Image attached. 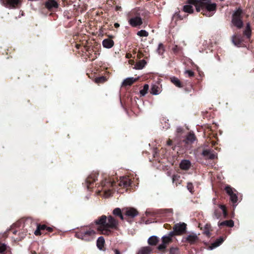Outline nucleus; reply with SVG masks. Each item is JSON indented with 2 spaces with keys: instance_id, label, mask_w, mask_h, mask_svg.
I'll use <instances>...</instances> for the list:
<instances>
[{
  "instance_id": "f257e3e1",
  "label": "nucleus",
  "mask_w": 254,
  "mask_h": 254,
  "mask_svg": "<svg viewBox=\"0 0 254 254\" xmlns=\"http://www.w3.org/2000/svg\"><path fill=\"white\" fill-rule=\"evenodd\" d=\"M94 223L98 226L97 230L100 234L105 236H110L114 230H119V221L112 215H102L97 218Z\"/></svg>"
},
{
  "instance_id": "f03ea898",
  "label": "nucleus",
  "mask_w": 254,
  "mask_h": 254,
  "mask_svg": "<svg viewBox=\"0 0 254 254\" xmlns=\"http://www.w3.org/2000/svg\"><path fill=\"white\" fill-rule=\"evenodd\" d=\"M131 184V180L126 177L121 178L119 181H118L117 183L113 179L109 178L102 181L101 185L99 186V187H100L101 188L102 190L104 192L106 195L110 196L113 193L112 188L113 187L118 185L121 187L127 188L130 186Z\"/></svg>"
},
{
  "instance_id": "7ed1b4c3",
  "label": "nucleus",
  "mask_w": 254,
  "mask_h": 254,
  "mask_svg": "<svg viewBox=\"0 0 254 254\" xmlns=\"http://www.w3.org/2000/svg\"><path fill=\"white\" fill-rule=\"evenodd\" d=\"M148 13L149 12L145 10H140L139 8H133L127 15V21L132 27H139L143 23L142 16H146Z\"/></svg>"
},
{
  "instance_id": "20e7f679",
  "label": "nucleus",
  "mask_w": 254,
  "mask_h": 254,
  "mask_svg": "<svg viewBox=\"0 0 254 254\" xmlns=\"http://www.w3.org/2000/svg\"><path fill=\"white\" fill-rule=\"evenodd\" d=\"M96 232L87 227H83L75 232V237L85 241H90L94 239Z\"/></svg>"
},
{
  "instance_id": "39448f33",
  "label": "nucleus",
  "mask_w": 254,
  "mask_h": 254,
  "mask_svg": "<svg viewBox=\"0 0 254 254\" xmlns=\"http://www.w3.org/2000/svg\"><path fill=\"white\" fill-rule=\"evenodd\" d=\"M243 11L241 7L237 8V10L232 14V22L239 29L243 26Z\"/></svg>"
},
{
  "instance_id": "423d86ee",
  "label": "nucleus",
  "mask_w": 254,
  "mask_h": 254,
  "mask_svg": "<svg viewBox=\"0 0 254 254\" xmlns=\"http://www.w3.org/2000/svg\"><path fill=\"white\" fill-rule=\"evenodd\" d=\"M200 4L204 8L203 12H201L203 15L211 16L217 10V4L211 3L210 0L207 2H202Z\"/></svg>"
},
{
  "instance_id": "0eeeda50",
  "label": "nucleus",
  "mask_w": 254,
  "mask_h": 254,
  "mask_svg": "<svg viewBox=\"0 0 254 254\" xmlns=\"http://www.w3.org/2000/svg\"><path fill=\"white\" fill-rule=\"evenodd\" d=\"M55 232L56 234L57 230L55 227H49L45 224H37V229L34 232L35 236H40L42 234L50 235V233Z\"/></svg>"
},
{
  "instance_id": "6e6552de",
  "label": "nucleus",
  "mask_w": 254,
  "mask_h": 254,
  "mask_svg": "<svg viewBox=\"0 0 254 254\" xmlns=\"http://www.w3.org/2000/svg\"><path fill=\"white\" fill-rule=\"evenodd\" d=\"M161 240L162 244L159 245L157 248L160 252L163 253L165 252L167 245L171 244L173 241V240L168 238L167 236H164L162 237Z\"/></svg>"
},
{
  "instance_id": "1a4fd4ad",
  "label": "nucleus",
  "mask_w": 254,
  "mask_h": 254,
  "mask_svg": "<svg viewBox=\"0 0 254 254\" xmlns=\"http://www.w3.org/2000/svg\"><path fill=\"white\" fill-rule=\"evenodd\" d=\"M98 173H92L87 178L86 185L88 190H90L93 187L94 182L98 180Z\"/></svg>"
},
{
  "instance_id": "9d476101",
  "label": "nucleus",
  "mask_w": 254,
  "mask_h": 254,
  "mask_svg": "<svg viewBox=\"0 0 254 254\" xmlns=\"http://www.w3.org/2000/svg\"><path fill=\"white\" fill-rule=\"evenodd\" d=\"M173 230L177 234V236H180L186 232L187 224L185 223L175 224L174 225Z\"/></svg>"
},
{
  "instance_id": "9b49d317",
  "label": "nucleus",
  "mask_w": 254,
  "mask_h": 254,
  "mask_svg": "<svg viewBox=\"0 0 254 254\" xmlns=\"http://www.w3.org/2000/svg\"><path fill=\"white\" fill-rule=\"evenodd\" d=\"M1 3L8 8H15L20 4V0H0Z\"/></svg>"
},
{
  "instance_id": "f8f14e48",
  "label": "nucleus",
  "mask_w": 254,
  "mask_h": 254,
  "mask_svg": "<svg viewBox=\"0 0 254 254\" xmlns=\"http://www.w3.org/2000/svg\"><path fill=\"white\" fill-rule=\"evenodd\" d=\"M123 213L128 218H133L139 214L137 210L132 207L123 208Z\"/></svg>"
},
{
  "instance_id": "ddd939ff",
  "label": "nucleus",
  "mask_w": 254,
  "mask_h": 254,
  "mask_svg": "<svg viewBox=\"0 0 254 254\" xmlns=\"http://www.w3.org/2000/svg\"><path fill=\"white\" fill-rule=\"evenodd\" d=\"M197 151H201V155L206 159H214L216 157V155L212 152L210 149H206L202 147L197 148Z\"/></svg>"
},
{
  "instance_id": "4468645a",
  "label": "nucleus",
  "mask_w": 254,
  "mask_h": 254,
  "mask_svg": "<svg viewBox=\"0 0 254 254\" xmlns=\"http://www.w3.org/2000/svg\"><path fill=\"white\" fill-rule=\"evenodd\" d=\"M184 242H187L190 245H194L199 241V239L196 234L192 233L184 238Z\"/></svg>"
},
{
  "instance_id": "2eb2a0df",
  "label": "nucleus",
  "mask_w": 254,
  "mask_h": 254,
  "mask_svg": "<svg viewBox=\"0 0 254 254\" xmlns=\"http://www.w3.org/2000/svg\"><path fill=\"white\" fill-rule=\"evenodd\" d=\"M45 5L49 10L51 11L54 8H58L59 4L55 0H48L46 2Z\"/></svg>"
},
{
  "instance_id": "dca6fc26",
  "label": "nucleus",
  "mask_w": 254,
  "mask_h": 254,
  "mask_svg": "<svg viewBox=\"0 0 254 254\" xmlns=\"http://www.w3.org/2000/svg\"><path fill=\"white\" fill-rule=\"evenodd\" d=\"M139 77H137V78H134L132 77L127 78L124 80V81L122 83V86L126 87L127 86H131L133 83L138 81L139 80Z\"/></svg>"
},
{
  "instance_id": "f3484780",
  "label": "nucleus",
  "mask_w": 254,
  "mask_h": 254,
  "mask_svg": "<svg viewBox=\"0 0 254 254\" xmlns=\"http://www.w3.org/2000/svg\"><path fill=\"white\" fill-rule=\"evenodd\" d=\"M113 214L115 217H119L122 221H124L125 219L124 216L125 215L123 213V209L122 210L119 208H116L114 209L113 211Z\"/></svg>"
},
{
  "instance_id": "a211bd4d",
  "label": "nucleus",
  "mask_w": 254,
  "mask_h": 254,
  "mask_svg": "<svg viewBox=\"0 0 254 254\" xmlns=\"http://www.w3.org/2000/svg\"><path fill=\"white\" fill-rule=\"evenodd\" d=\"M191 166L190 161L188 160H182L180 164V169L183 170H188Z\"/></svg>"
},
{
  "instance_id": "6ab92c4d",
  "label": "nucleus",
  "mask_w": 254,
  "mask_h": 254,
  "mask_svg": "<svg viewBox=\"0 0 254 254\" xmlns=\"http://www.w3.org/2000/svg\"><path fill=\"white\" fill-rule=\"evenodd\" d=\"M102 44L105 48L111 49L114 46V42L111 38H107L103 40Z\"/></svg>"
},
{
  "instance_id": "aec40b11",
  "label": "nucleus",
  "mask_w": 254,
  "mask_h": 254,
  "mask_svg": "<svg viewBox=\"0 0 254 254\" xmlns=\"http://www.w3.org/2000/svg\"><path fill=\"white\" fill-rule=\"evenodd\" d=\"M232 42L235 45L239 47L243 44V40L240 36L234 35L232 37Z\"/></svg>"
},
{
  "instance_id": "412c9836",
  "label": "nucleus",
  "mask_w": 254,
  "mask_h": 254,
  "mask_svg": "<svg viewBox=\"0 0 254 254\" xmlns=\"http://www.w3.org/2000/svg\"><path fill=\"white\" fill-rule=\"evenodd\" d=\"M188 16V14H184V15H182L180 12H176L174 13L173 17L172 20L174 21V22L176 23L177 21L178 20H183L185 17H186Z\"/></svg>"
},
{
  "instance_id": "4be33fe9",
  "label": "nucleus",
  "mask_w": 254,
  "mask_h": 254,
  "mask_svg": "<svg viewBox=\"0 0 254 254\" xmlns=\"http://www.w3.org/2000/svg\"><path fill=\"white\" fill-rule=\"evenodd\" d=\"M244 36L248 39H250L252 37V29L250 23H247L246 27L244 31Z\"/></svg>"
},
{
  "instance_id": "5701e85b",
  "label": "nucleus",
  "mask_w": 254,
  "mask_h": 254,
  "mask_svg": "<svg viewBox=\"0 0 254 254\" xmlns=\"http://www.w3.org/2000/svg\"><path fill=\"white\" fill-rule=\"evenodd\" d=\"M238 191L235 192L230 197V201L233 207H236L238 204Z\"/></svg>"
},
{
  "instance_id": "b1692460",
  "label": "nucleus",
  "mask_w": 254,
  "mask_h": 254,
  "mask_svg": "<svg viewBox=\"0 0 254 254\" xmlns=\"http://www.w3.org/2000/svg\"><path fill=\"white\" fill-rule=\"evenodd\" d=\"M170 81L174 83L176 87L179 88H182L183 87V84L180 79L176 77V76H173L170 78Z\"/></svg>"
},
{
  "instance_id": "393cba45",
  "label": "nucleus",
  "mask_w": 254,
  "mask_h": 254,
  "mask_svg": "<svg viewBox=\"0 0 254 254\" xmlns=\"http://www.w3.org/2000/svg\"><path fill=\"white\" fill-rule=\"evenodd\" d=\"M146 64V60L144 59L139 60L134 65V68L140 69H142Z\"/></svg>"
},
{
  "instance_id": "a878e982",
  "label": "nucleus",
  "mask_w": 254,
  "mask_h": 254,
  "mask_svg": "<svg viewBox=\"0 0 254 254\" xmlns=\"http://www.w3.org/2000/svg\"><path fill=\"white\" fill-rule=\"evenodd\" d=\"M226 193L230 197L233 193L235 192H237V190L231 187L229 185H227L225 187L224 189Z\"/></svg>"
},
{
  "instance_id": "bb28decb",
  "label": "nucleus",
  "mask_w": 254,
  "mask_h": 254,
  "mask_svg": "<svg viewBox=\"0 0 254 254\" xmlns=\"http://www.w3.org/2000/svg\"><path fill=\"white\" fill-rule=\"evenodd\" d=\"M218 225L220 227L223 226H228L232 227L234 226V223L233 220H231V219H230V220H226L222 222H219Z\"/></svg>"
},
{
  "instance_id": "cd10ccee",
  "label": "nucleus",
  "mask_w": 254,
  "mask_h": 254,
  "mask_svg": "<svg viewBox=\"0 0 254 254\" xmlns=\"http://www.w3.org/2000/svg\"><path fill=\"white\" fill-rule=\"evenodd\" d=\"M224 242V239L223 237H220L217 239L214 242H213L211 246L210 247L211 249L215 248L222 244Z\"/></svg>"
},
{
  "instance_id": "c85d7f7f",
  "label": "nucleus",
  "mask_w": 254,
  "mask_h": 254,
  "mask_svg": "<svg viewBox=\"0 0 254 254\" xmlns=\"http://www.w3.org/2000/svg\"><path fill=\"white\" fill-rule=\"evenodd\" d=\"M211 226L210 224H206L204 226V231L203 233L208 237L211 236L210 231H212Z\"/></svg>"
},
{
  "instance_id": "c756f323",
  "label": "nucleus",
  "mask_w": 254,
  "mask_h": 254,
  "mask_svg": "<svg viewBox=\"0 0 254 254\" xmlns=\"http://www.w3.org/2000/svg\"><path fill=\"white\" fill-rule=\"evenodd\" d=\"M159 239L156 236H152L148 239V244L150 246H156L159 242Z\"/></svg>"
},
{
  "instance_id": "7c9ffc66",
  "label": "nucleus",
  "mask_w": 254,
  "mask_h": 254,
  "mask_svg": "<svg viewBox=\"0 0 254 254\" xmlns=\"http://www.w3.org/2000/svg\"><path fill=\"white\" fill-rule=\"evenodd\" d=\"M160 93V88L157 84H153L151 88L150 93L153 95H158Z\"/></svg>"
},
{
  "instance_id": "2f4dec72",
  "label": "nucleus",
  "mask_w": 254,
  "mask_h": 254,
  "mask_svg": "<svg viewBox=\"0 0 254 254\" xmlns=\"http://www.w3.org/2000/svg\"><path fill=\"white\" fill-rule=\"evenodd\" d=\"M96 246L100 250H102L105 246V239L103 237H100L96 241Z\"/></svg>"
},
{
  "instance_id": "473e14b6",
  "label": "nucleus",
  "mask_w": 254,
  "mask_h": 254,
  "mask_svg": "<svg viewBox=\"0 0 254 254\" xmlns=\"http://www.w3.org/2000/svg\"><path fill=\"white\" fill-rule=\"evenodd\" d=\"M10 248L7 246L5 244L0 241V254H5Z\"/></svg>"
},
{
  "instance_id": "72a5a7b5",
  "label": "nucleus",
  "mask_w": 254,
  "mask_h": 254,
  "mask_svg": "<svg viewBox=\"0 0 254 254\" xmlns=\"http://www.w3.org/2000/svg\"><path fill=\"white\" fill-rule=\"evenodd\" d=\"M196 140V136L194 133H189L187 136L186 142L192 143Z\"/></svg>"
},
{
  "instance_id": "f704fd0d",
  "label": "nucleus",
  "mask_w": 254,
  "mask_h": 254,
  "mask_svg": "<svg viewBox=\"0 0 254 254\" xmlns=\"http://www.w3.org/2000/svg\"><path fill=\"white\" fill-rule=\"evenodd\" d=\"M151 248L149 247H143L138 252V254H150Z\"/></svg>"
},
{
  "instance_id": "c9c22d12",
  "label": "nucleus",
  "mask_w": 254,
  "mask_h": 254,
  "mask_svg": "<svg viewBox=\"0 0 254 254\" xmlns=\"http://www.w3.org/2000/svg\"><path fill=\"white\" fill-rule=\"evenodd\" d=\"M193 8L192 5H185L183 6V11L186 13H192L193 12Z\"/></svg>"
},
{
  "instance_id": "e433bc0d",
  "label": "nucleus",
  "mask_w": 254,
  "mask_h": 254,
  "mask_svg": "<svg viewBox=\"0 0 254 254\" xmlns=\"http://www.w3.org/2000/svg\"><path fill=\"white\" fill-rule=\"evenodd\" d=\"M218 207L221 210H222L223 214V217L225 218H227L228 216V213L226 206L224 205V204H220L218 205Z\"/></svg>"
},
{
  "instance_id": "4c0bfd02",
  "label": "nucleus",
  "mask_w": 254,
  "mask_h": 254,
  "mask_svg": "<svg viewBox=\"0 0 254 254\" xmlns=\"http://www.w3.org/2000/svg\"><path fill=\"white\" fill-rule=\"evenodd\" d=\"M181 177L178 174L174 175L173 177V183L175 184V185L177 186L178 185L181 184L180 181Z\"/></svg>"
},
{
  "instance_id": "58836bf2",
  "label": "nucleus",
  "mask_w": 254,
  "mask_h": 254,
  "mask_svg": "<svg viewBox=\"0 0 254 254\" xmlns=\"http://www.w3.org/2000/svg\"><path fill=\"white\" fill-rule=\"evenodd\" d=\"M149 89V85L147 84H145L144 85L143 89H141L139 91V93L141 96H145L146 94L147 93V91Z\"/></svg>"
},
{
  "instance_id": "ea45409f",
  "label": "nucleus",
  "mask_w": 254,
  "mask_h": 254,
  "mask_svg": "<svg viewBox=\"0 0 254 254\" xmlns=\"http://www.w3.org/2000/svg\"><path fill=\"white\" fill-rule=\"evenodd\" d=\"M165 51L164 46L162 43H160L158 45V49H157V53L162 55Z\"/></svg>"
},
{
  "instance_id": "a19ab883",
  "label": "nucleus",
  "mask_w": 254,
  "mask_h": 254,
  "mask_svg": "<svg viewBox=\"0 0 254 254\" xmlns=\"http://www.w3.org/2000/svg\"><path fill=\"white\" fill-rule=\"evenodd\" d=\"M169 254H180L179 249L178 247H171L169 249Z\"/></svg>"
},
{
  "instance_id": "79ce46f5",
  "label": "nucleus",
  "mask_w": 254,
  "mask_h": 254,
  "mask_svg": "<svg viewBox=\"0 0 254 254\" xmlns=\"http://www.w3.org/2000/svg\"><path fill=\"white\" fill-rule=\"evenodd\" d=\"M214 215L217 219L220 218L222 216V212L219 208H215L214 212Z\"/></svg>"
},
{
  "instance_id": "37998d69",
  "label": "nucleus",
  "mask_w": 254,
  "mask_h": 254,
  "mask_svg": "<svg viewBox=\"0 0 254 254\" xmlns=\"http://www.w3.org/2000/svg\"><path fill=\"white\" fill-rule=\"evenodd\" d=\"M187 187L189 191L193 194L194 192V189L193 184L191 183H188Z\"/></svg>"
},
{
  "instance_id": "c03bdc74",
  "label": "nucleus",
  "mask_w": 254,
  "mask_h": 254,
  "mask_svg": "<svg viewBox=\"0 0 254 254\" xmlns=\"http://www.w3.org/2000/svg\"><path fill=\"white\" fill-rule=\"evenodd\" d=\"M137 35L140 37H147L148 36V33L145 30H140L137 32Z\"/></svg>"
},
{
  "instance_id": "a18cd8bd",
  "label": "nucleus",
  "mask_w": 254,
  "mask_h": 254,
  "mask_svg": "<svg viewBox=\"0 0 254 254\" xmlns=\"http://www.w3.org/2000/svg\"><path fill=\"white\" fill-rule=\"evenodd\" d=\"M171 211L169 209H160L157 211L158 214H160L161 216H165L166 213H170Z\"/></svg>"
},
{
  "instance_id": "49530a36",
  "label": "nucleus",
  "mask_w": 254,
  "mask_h": 254,
  "mask_svg": "<svg viewBox=\"0 0 254 254\" xmlns=\"http://www.w3.org/2000/svg\"><path fill=\"white\" fill-rule=\"evenodd\" d=\"M201 2H200V1L199 2V3H198L197 5H195V8H196V11L198 12H200L201 10H202V12H203V6H202L200 4Z\"/></svg>"
},
{
  "instance_id": "de8ad7c7",
  "label": "nucleus",
  "mask_w": 254,
  "mask_h": 254,
  "mask_svg": "<svg viewBox=\"0 0 254 254\" xmlns=\"http://www.w3.org/2000/svg\"><path fill=\"white\" fill-rule=\"evenodd\" d=\"M200 1L199 0H188V3L189 4H192L195 6Z\"/></svg>"
},
{
  "instance_id": "09e8293b",
  "label": "nucleus",
  "mask_w": 254,
  "mask_h": 254,
  "mask_svg": "<svg viewBox=\"0 0 254 254\" xmlns=\"http://www.w3.org/2000/svg\"><path fill=\"white\" fill-rule=\"evenodd\" d=\"M105 77L104 76H100L96 78V82L97 83L104 82L105 81Z\"/></svg>"
},
{
  "instance_id": "8fccbe9b",
  "label": "nucleus",
  "mask_w": 254,
  "mask_h": 254,
  "mask_svg": "<svg viewBox=\"0 0 254 254\" xmlns=\"http://www.w3.org/2000/svg\"><path fill=\"white\" fill-rule=\"evenodd\" d=\"M175 236H177V234H176V232L174 230L173 231L170 232L167 235V236L171 239H173V238Z\"/></svg>"
},
{
  "instance_id": "3c124183",
  "label": "nucleus",
  "mask_w": 254,
  "mask_h": 254,
  "mask_svg": "<svg viewBox=\"0 0 254 254\" xmlns=\"http://www.w3.org/2000/svg\"><path fill=\"white\" fill-rule=\"evenodd\" d=\"M172 50H173L174 53L176 54V53H178L180 51V48L177 45H175L174 46Z\"/></svg>"
},
{
  "instance_id": "603ef678",
  "label": "nucleus",
  "mask_w": 254,
  "mask_h": 254,
  "mask_svg": "<svg viewBox=\"0 0 254 254\" xmlns=\"http://www.w3.org/2000/svg\"><path fill=\"white\" fill-rule=\"evenodd\" d=\"M185 73L187 74L189 77H192L194 75V72L191 70H187Z\"/></svg>"
},
{
  "instance_id": "864d4df0",
  "label": "nucleus",
  "mask_w": 254,
  "mask_h": 254,
  "mask_svg": "<svg viewBox=\"0 0 254 254\" xmlns=\"http://www.w3.org/2000/svg\"><path fill=\"white\" fill-rule=\"evenodd\" d=\"M87 51L89 53V58H92V60L95 59L97 58V55L98 54V53L97 52H95L94 53V56L92 57V55H91V53L90 52L91 51L90 50H87Z\"/></svg>"
},
{
  "instance_id": "5fc2aeb1",
  "label": "nucleus",
  "mask_w": 254,
  "mask_h": 254,
  "mask_svg": "<svg viewBox=\"0 0 254 254\" xmlns=\"http://www.w3.org/2000/svg\"><path fill=\"white\" fill-rule=\"evenodd\" d=\"M167 146H172L173 145V141L172 140H171L170 139H169L167 141Z\"/></svg>"
},
{
  "instance_id": "6e6d98bb",
  "label": "nucleus",
  "mask_w": 254,
  "mask_h": 254,
  "mask_svg": "<svg viewBox=\"0 0 254 254\" xmlns=\"http://www.w3.org/2000/svg\"><path fill=\"white\" fill-rule=\"evenodd\" d=\"M143 57V55L142 54V53L139 52L137 53V59H140L142 58Z\"/></svg>"
},
{
  "instance_id": "4d7b16f0",
  "label": "nucleus",
  "mask_w": 254,
  "mask_h": 254,
  "mask_svg": "<svg viewBox=\"0 0 254 254\" xmlns=\"http://www.w3.org/2000/svg\"><path fill=\"white\" fill-rule=\"evenodd\" d=\"M164 227H165V228L166 229H168V230L170 229L171 227V225L170 224H165L164 225Z\"/></svg>"
},
{
  "instance_id": "13d9d810",
  "label": "nucleus",
  "mask_w": 254,
  "mask_h": 254,
  "mask_svg": "<svg viewBox=\"0 0 254 254\" xmlns=\"http://www.w3.org/2000/svg\"><path fill=\"white\" fill-rule=\"evenodd\" d=\"M9 231H10V232H12V233H13V234H16V233H17V231H16V230H13L12 228H11V229H10V230H9Z\"/></svg>"
},
{
  "instance_id": "bf43d9fd",
  "label": "nucleus",
  "mask_w": 254,
  "mask_h": 254,
  "mask_svg": "<svg viewBox=\"0 0 254 254\" xmlns=\"http://www.w3.org/2000/svg\"><path fill=\"white\" fill-rule=\"evenodd\" d=\"M114 252H115V254H121V253H120V251L118 250V249H115Z\"/></svg>"
},
{
  "instance_id": "052dcab7",
  "label": "nucleus",
  "mask_w": 254,
  "mask_h": 254,
  "mask_svg": "<svg viewBox=\"0 0 254 254\" xmlns=\"http://www.w3.org/2000/svg\"><path fill=\"white\" fill-rule=\"evenodd\" d=\"M114 26H115V28H119V27L120 25H119V23H115L114 24Z\"/></svg>"
},
{
  "instance_id": "680f3d73",
  "label": "nucleus",
  "mask_w": 254,
  "mask_h": 254,
  "mask_svg": "<svg viewBox=\"0 0 254 254\" xmlns=\"http://www.w3.org/2000/svg\"><path fill=\"white\" fill-rule=\"evenodd\" d=\"M169 127V125L168 123H167L166 125H165V126L163 127V128H165L166 129H167Z\"/></svg>"
},
{
  "instance_id": "e2e57ef3",
  "label": "nucleus",
  "mask_w": 254,
  "mask_h": 254,
  "mask_svg": "<svg viewBox=\"0 0 254 254\" xmlns=\"http://www.w3.org/2000/svg\"><path fill=\"white\" fill-rule=\"evenodd\" d=\"M182 131V129L181 127L177 128V132H181Z\"/></svg>"
},
{
  "instance_id": "0e129e2a",
  "label": "nucleus",
  "mask_w": 254,
  "mask_h": 254,
  "mask_svg": "<svg viewBox=\"0 0 254 254\" xmlns=\"http://www.w3.org/2000/svg\"><path fill=\"white\" fill-rule=\"evenodd\" d=\"M75 47L77 49H79L80 48V44H75Z\"/></svg>"
},
{
  "instance_id": "69168bd1",
  "label": "nucleus",
  "mask_w": 254,
  "mask_h": 254,
  "mask_svg": "<svg viewBox=\"0 0 254 254\" xmlns=\"http://www.w3.org/2000/svg\"><path fill=\"white\" fill-rule=\"evenodd\" d=\"M29 221L31 222L32 221V220L31 219H27L26 222L27 223Z\"/></svg>"
},
{
  "instance_id": "338daca9",
  "label": "nucleus",
  "mask_w": 254,
  "mask_h": 254,
  "mask_svg": "<svg viewBox=\"0 0 254 254\" xmlns=\"http://www.w3.org/2000/svg\"><path fill=\"white\" fill-rule=\"evenodd\" d=\"M200 1H209L210 0H199Z\"/></svg>"
},
{
  "instance_id": "774afa93",
  "label": "nucleus",
  "mask_w": 254,
  "mask_h": 254,
  "mask_svg": "<svg viewBox=\"0 0 254 254\" xmlns=\"http://www.w3.org/2000/svg\"><path fill=\"white\" fill-rule=\"evenodd\" d=\"M162 121H164V123H165L166 124H167V122H166V119H162Z\"/></svg>"
}]
</instances>
